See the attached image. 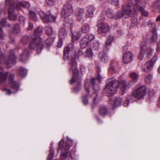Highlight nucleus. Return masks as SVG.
Returning <instances> with one entry per match:
<instances>
[{"label":"nucleus","mask_w":160,"mask_h":160,"mask_svg":"<svg viewBox=\"0 0 160 160\" xmlns=\"http://www.w3.org/2000/svg\"><path fill=\"white\" fill-rule=\"evenodd\" d=\"M63 58L64 60H68V62L70 71L73 73L72 78L70 81L71 84L77 82V85L74 88L75 92H77L81 89V80L78 78V70L77 68L76 59L78 58V55L75 52L73 45L69 43L64 48Z\"/></svg>","instance_id":"1"},{"label":"nucleus","mask_w":160,"mask_h":160,"mask_svg":"<svg viewBox=\"0 0 160 160\" xmlns=\"http://www.w3.org/2000/svg\"><path fill=\"white\" fill-rule=\"evenodd\" d=\"M118 85L120 90L124 92L129 88V83L126 80H119L118 81L113 78H109L107 80L106 87L104 89V93L109 95L114 94L116 92Z\"/></svg>","instance_id":"2"},{"label":"nucleus","mask_w":160,"mask_h":160,"mask_svg":"<svg viewBox=\"0 0 160 160\" xmlns=\"http://www.w3.org/2000/svg\"><path fill=\"white\" fill-rule=\"evenodd\" d=\"M8 76H9L10 83L12 91L6 88H4L2 90L5 91L6 94L10 95L11 93L16 92L19 89V85L18 83L13 80L14 75L9 72H4L3 69L0 67V84L5 82Z\"/></svg>","instance_id":"3"},{"label":"nucleus","mask_w":160,"mask_h":160,"mask_svg":"<svg viewBox=\"0 0 160 160\" xmlns=\"http://www.w3.org/2000/svg\"><path fill=\"white\" fill-rule=\"evenodd\" d=\"M43 28L41 27H39L34 31V36L32 37V41L30 43L31 49L36 48L37 53H40L43 48V41L39 35L43 32Z\"/></svg>","instance_id":"4"},{"label":"nucleus","mask_w":160,"mask_h":160,"mask_svg":"<svg viewBox=\"0 0 160 160\" xmlns=\"http://www.w3.org/2000/svg\"><path fill=\"white\" fill-rule=\"evenodd\" d=\"M134 2H135L131 0L130 1L129 5L127 4L122 7V10L125 17H133L135 15L136 12V6L133 4Z\"/></svg>","instance_id":"5"},{"label":"nucleus","mask_w":160,"mask_h":160,"mask_svg":"<svg viewBox=\"0 0 160 160\" xmlns=\"http://www.w3.org/2000/svg\"><path fill=\"white\" fill-rule=\"evenodd\" d=\"M64 141V140L62 139L59 142L58 145L59 148L62 149L61 151L62 154L63 156H66L68 154V150L72 146L73 142L72 140L67 137V139L66 141L65 146L62 147V145L63 144Z\"/></svg>","instance_id":"6"},{"label":"nucleus","mask_w":160,"mask_h":160,"mask_svg":"<svg viewBox=\"0 0 160 160\" xmlns=\"http://www.w3.org/2000/svg\"><path fill=\"white\" fill-rule=\"evenodd\" d=\"M152 50L150 48L148 47L147 44L142 43L140 45V52L138 58L139 59H142L145 55L149 58L152 55Z\"/></svg>","instance_id":"7"},{"label":"nucleus","mask_w":160,"mask_h":160,"mask_svg":"<svg viewBox=\"0 0 160 160\" xmlns=\"http://www.w3.org/2000/svg\"><path fill=\"white\" fill-rule=\"evenodd\" d=\"M95 39V37L92 34H87L84 36L80 41V46L82 49L85 48L90 42Z\"/></svg>","instance_id":"8"},{"label":"nucleus","mask_w":160,"mask_h":160,"mask_svg":"<svg viewBox=\"0 0 160 160\" xmlns=\"http://www.w3.org/2000/svg\"><path fill=\"white\" fill-rule=\"evenodd\" d=\"M146 88L144 86H141L138 88L132 93L133 97L139 100L143 98L145 95Z\"/></svg>","instance_id":"9"},{"label":"nucleus","mask_w":160,"mask_h":160,"mask_svg":"<svg viewBox=\"0 0 160 160\" xmlns=\"http://www.w3.org/2000/svg\"><path fill=\"white\" fill-rule=\"evenodd\" d=\"M6 3L7 5L10 6L8 9V17L9 19L11 20H16L17 16L13 13L14 9H16V8L15 7V4L13 2L10 3L9 0H6Z\"/></svg>","instance_id":"10"},{"label":"nucleus","mask_w":160,"mask_h":160,"mask_svg":"<svg viewBox=\"0 0 160 160\" xmlns=\"http://www.w3.org/2000/svg\"><path fill=\"white\" fill-rule=\"evenodd\" d=\"M72 7L70 3H67L64 5L62 12V17L67 18L70 16L72 12Z\"/></svg>","instance_id":"11"},{"label":"nucleus","mask_w":160,"mask_h":160,"mask_svg":"<svg viewBox=\"0 0 160 160\" xmlns=\"http://www.w3.org/2000/svg\"><path fill=\"white\" fill-rule=\"evenodd\" d=\"M98 32L99 33H105L109 30V25L104 23L102 20H100L98 22Z\"/></svg>","instance_id":"12"},{"label":"nucleus","mask_w":160,"mask_h":160,"mask_svg":"<svg viewBox=\"0 0 160 160\" xmlns=\"http://www.w3.org/2000/svg\"><path fill=\"white\" fill-rule=\"evenodd\" d=\"M39 14L43 22L45 23H48L52 21H55L56 19L55 17L51 15L48 16L45 13L42 11H41L39 12Z\"/></svg>","instance_id":"13"},{"label":"nucleus","mask_w":160,"mask_h":160,"mask_svg":"<svg viewBox=\"0 0 160 160\" xmlns=\"http://www.w3.org/2000/svg\"><path fill=\"white\" fill-rule=\"evenodd\" d=\"M136 0V1L133 4V5L136 6V8L138 10L143 16L145 17L148 16V12L144 8L141 6V0Z\"/></svg>","instance_id":"14"},{"label":"nucleus","mask_w":160,"mask_h":160,"mask_svg":"<svg viewBox=\"0 0 160 160\" xmlns=\"http://www.w3.org/2000/svg\"><path fill=\"white\" fill-rule=\"evenodd\" d=\"M133 55L132 53L128 51L126 52L123 55L122 57V60L125 63H128L131 61Z\"/></svg>","instance_id":"15"},{"label":"nucleus","mask_w":160,"mask_h":160,"mask_svg":"<svg viewBox=\"0 0 160 160\" xmlns=\"http://www.w3.org/2000/svg\"><path fill=\"white\" fill-rule=\"evenodd\" d=\"M84 13V11L83 9L79 8L77 9L75 12V15L77 21L79 22L81 21L83 18Z\"/></svg>","instance_id":"16"},{"label":"nucleus","mask_w":160,"mask_h":160,"mask_svg":"<svg viewBox=\"0 0 160 160\" xmlns=\"http://www.w3.org/2000/svg\"><path fill=\"white\" fill-rule=\"evenodd\" d=\"M13 3L15 4V6H16V9L18 10H20L22 12L21 10V6L26 8H28L30 7V4L27 2L23 1L21 2H18L17 4L14 3V1L13 0Z\"/></svg>","instance_id":"17"},{"label":"nucleus","mask_w":160,"mask_h":160,"mask_svg":"<svg viewBox=\"0 0 160 160\" xmlns=\"http://www.w3.org/2000/svg\"><path fill=\"white\" fill-rule=\"evenodd\" d=\"M16 57L14 55L13 51H10V55L9 57V58L8 61L6 62L7 64H11L12 65L16 63Z\"/></svg>","instance_id":"18"},{"label":"nucleus","mask_w":160,"mask_h":160,"mask_svg":"<svg viewBox=\"0 0 160 160\" xmlns=\"http://www.w3.org/2000/svg\"><path fill=\"white\" fill-rule=\"evenodd\" d=\"M58 35L61 40L64 39L67 36V32L65 29L64 28H60L59 30Z\"/></svg>","instance_id":"19"},{"label":"nucleus","mask_w":160,"mask_h":160,"mask_svg":"<svg viewBox=\"0 0 160 160\" xmlns=\"http://www.w3.org/2000/svg\"><path fill=\"white\" fill-rule=\"evenodd\" d=\"M99 57L101 61L103 62L106 63L108 60V58L106 52H103L99 53Z\"/></svg>","instance_id":"20"},{"label":"nucleus","mask_w":160,"mask_h":160,"mask_svg":"<svg viewBox=\"0 0 160 160\" xmlns=\"http://www.w3.org/2000/svg\"><path fill=\"white\" fill-rule=\"evenodd\" d=\"M95 8L92 6H89L87 7V12L86 15L89 17H92L93 15V12Z\"/></svg>","instance_id":"21"},{"label":"nucleus","mask_w":160,"mask_h":160,"mask_svg":"<svg viewBox=\"0 0 160 160\" xmlns=\"http://www.w3.org/2000/svg\"><path fill=\"white\" fill-rule=\"evenodd\" d=\"M122 102V98L120 97L115 98L113 102V104L112 105V108H114L116 107L120 106L121 105Z\"/></svg>","instance_id":"22"},{"label":"nucleus","mask_w":160,"mask_h":160,"mask_svg":"<svg viewBox=\"0 0 160 160\" xmlns=\"http://www.w3.org/2000/svg\"><path fill=\"white\" fill-rule=\"evenodd\" d=\"M81 37V33L79 31L75 32L72 33V41L74 42H76Z\"/></svg>","instance_id":"23"},{"label":"nucleus","mask_w":160,"mask_h":160,"mask_svg":"<svg viewBox=\"0 0 160 160\" xmlns=\"http://www.w3.org/2000/svg\"><path fill=\"white\" fill-rule=\"evenodd\" d=\"M92 99L93 103L95 104L98 103L101 100L100 98L98 97V95L96 92L93 93L91 96Z\"/></svg>","instance_id":"24"},{"label":"nucleus","mask_w":160,"mask_h":160,"mask_svg":"<svg viewBox=\"0 0 160 160\" xmlns=\"http://www.w3.org/2000/svg\"><path fill=\"white\" fill-rule=\"evenodd\" d=\"M90 30V27L89 25L87 23L83 24L81 28V32L83 33L88 32Z\"/></svg>","instance_id":"25"},{"label":"nucleus","mask_w":160,"mask_h":160,"mask_svg":"<svg viewBox=\"0 0 160 160\" xmlns=\"http://www.w3.org/2000/svg\"><path fill=\"white\" fill-rule=\"evenodd\" d=\"M29 54V53L27 49L24 50L23 53L20 56V57L22 58V59H21V60L23 61L28 59Z\"/></svg>","instance_id":"26"},{"label":"nucleus","mask_w":160,"mask_h":160,"mask_svg":"<svg viewBox=\"0 0 160 160\" xmlns=\"http://www.w3.org/2000/svg\"><path fill=\"white\" fill-rule=\"evenodd\" d=\"M102 78V77L101 75L98 74V76L96 78H92L91 80V83L92 85L93 86H94L95 84L94 83L96 82L97 81H98V82H100V80Z\"/></svg>","instance_id":"27"},{"label":"nucleus","mask_w":160,"mask_h":160,"mask_svg":"<svg viewBox=\"0 0 160 160\" xmlns=\"http://www.w3.org/2000/svg\"><path fill=\"white\" fill-rule=\"evenodd\" d=\"M107 16L110 18H113L114 14L112 10L110 8H108L105 12Z\"/></svg>","instance_id":"28"},{"label":"nucleus","mask_w":160,"mask_h":160,"mask_svg":"<svg viewBox=\"0 0 160 160\" xmlns=\"http://www.w3.org/2000/svg\"><path fill=\"white\" fill-rule=\"evenodd\" d=\"M124 16L123 13L122 11H120L117 12L114 16L113 18L116 19H118L121 18Z\"/></svg>","instance_id":"29"},{"label":"nucleus","mask_w":160,"mask_h":160,"mask_svg":"<svg viewBox=\"0 0 160 160\" xmlns=\"http://www.w3.org/2000/svg\"><path fill=\"white\" fill-rule=\"evenodd\" d=\"M99 112L101 115L104 116L107 113V108L104 106H102L100 108Z\"/></svg>","instance_id":"30"},{"label":"nucleus","mask_w":160,"mask_h":160,"mask_svg":"<svg viewBox=\"0 0 160 160\" xmlns=\"http://www.w3.org/2000/svg\"><path fill=\"white\" fill-rule=\"evenodd\" d=\"M84 55L86 57H92L93 55L92 50L90 48L87 49L84 52Z\"/></svg>","instance_id":"31"},{"label":"nucleus","mask_w":160,"mask_h":160,"mask_svg":"<svg viewBox=\"0 0 160 160\" xmlns=\"http://www.w3.org/2000/svg\"><path fill=\"white\" fill-rule=\"evenodd\" d=\"M19 73L22 77L26 76L27 73V70L22 67L19 68Z\"/></svg>","instance_id":"32"},{"label":"nucleus","mask_w":160,"mask_h":160,"mask_svg":"<svg viewBox=\"0 0 160 160\" xmlns=\"http://www.w3.org/2000/svg\"><path fill=\"white\" fill-rule=\"evenodd\" d=\"M20 31V26L19 24H15L13 28V32L16 33L19 32Z\"/></svg>","instance_id":"33"},{"label":"nucleus","mask_w":160,"mask_h":160,"mask_svg":"<svg viewBox=\"0 0 160 160\" xmlns=\"http://www.w3.org/2000/svg\"><path fill=\"white\" fill-rule=\"evenodd\" d=\"M45 32L48 35H50L52 33V29L49 26H47L45 28Z\"/></svg>","instance_id":"34"},{"label":"nucleus","mask_w":160,"mask_h":160,"mask_svg":"<svg viewBox=\"0 0 160 160\" xmlns=\"http://www.w3.org/2000/svg\"><path fill=\"white\" fill-rule=\"evenodd\" d=\"M113 40V36H109L106 42V44L107 46L110 44L111 42Z\"/></svg>","instance_id":"35"},{"label":"nucleus","mask_w":160,"mask_h":160,"mask_svg":"<svg viewBox=\"0 0 160 160\" xmlns=\"http://www.w3.org/2000/svg\"><path fill=\"white\" fill-rule=\"evenodd\" d=\"M99 43L98 41L95 40L92 43V47L94 49H97L99 46Z\"/></svg>","instance_id":"36"},{"label":"nucleus","mask_w":160,"mask_h":160,"mask_svg":"<svg viewBox=\"0 0 160 160\" xmlns=\"http://www.w3.org/2000/svg\"><path fill=\"white\" fill-rule=\"evenodd\" d=\"M158 39V35L157 32L154 31L152 35V41L153 42H156Z\"/></svg>","instance_id":"37"},{"label":"nucleus","mask_w":160,"mask_h":160,"mask_svg":"<svg viewBox=\"0 0 160 160\" xmlns=\"http://www.w3.org/2000/svg\"><path fill=\"white\" fill-rule=\"evenodd\" d=\"M30 18L31 19L34 21H36L37 20V18L35 13L33 12H30Z\"/></svg>","instance_id":"38"},{"label":"nucleus","mask_w":160,"mask_h":160,"mask_svg":"<svg viewBox=\"0 0 160 160\" xmlns=\"http://www.w3.org/2000/svg\"><path fill=\"white\" fill-rule=\"evenodd\" d=\"M54 155V152L52 149H50V152L48 155L47 160H52Z\"/></svg>","instance_id":"39"},{"label":"nucleus","mask_w":160,"mask_h":160,"mask_svg":"<svg viewBox=\"0 0 160 160\" xmlns=\"http://www.w3.org/2000/svg\"><path fill=\"white\" fill-rule=\"evenodd\" d=\"M29 40V37L27 36H24L22 38L21 41L23 44H25L28 42Z\"/></svg>","instance_id":"40"},{"label":"nucleus","mask_w":160,"mask_h":160,"mask_svg":"<svg viewBox=\"0 0 160 160\" xmlns=\"http://www.w3.org/2000/svg\"><path fill=\"white\" fill-rule=\"evenodd\" d=\"M152 79V76L150 74L146 75L145 78V81L147 83H149Z\"/></svg>","instance_id":"41"},{"label":"nucleus","mask_w":160,"mask_h":160,"mask_svg":"<svg viewBox=\"0 0 160 160\" xmlns=\"http://www.w3.org/2000/svg\"><path fill=\"white\" fill-rule=\"evenodd\" d=\"M57 0H46V2L48 6H52L55 3Z\"/></svg>","instance_id":"42"},{"label":"nucleus","mask_w":160,"mask_h":160,"mask_svg":"<svg viewBox=\"0 0 160 160\" xmlns=\"http://www.w3.org/2000/svg\"><path fill=\"white\" fill-rule=\"evenodd\" d=\"M131 78L133 80H136L138 77V75L135 72H132L130 74Z\"/></svg>","instance_id":"43"},{"label":"nucleus","mask_w":160,"mask_h":160,"mask_svg":"<svg viewBox=\"0 0 160 160\" xmlns=\"http://www.w3.org/2000/svg\"><path fill=\"white\" fill-rule=\"evenodd\" d=\"M46 43L47 45H50L52 44L53 42V39L52 38L49 37L46 40Z\"/></svg>","instance_id":"44"},{"label":"nucleus","mask_w":160,"mask_h":160,"mask_svg":"<svg viewBox=\"0 0 160 160\" xmlns=\"http://www.w3.org/2000/svg\"><path fill=\"white\" fill-rule=\"evenodd\" d=\"M148 65V63H147L146 62L144 65H142V68L144 71L146 72L149 71V69H148L147 67Z\"/></svg>","instance_id":"45"},{"label":"nucleus","mask_w":160,"mask_h":160,"mask_svg":"<svg viewBox=\"0 0 160 160\" xmlns=\"http://www.w3.org/2000/svg\"><path fill=\"white\" fill-rule=\"evenodd\" d=\"M85 88L87 92L88 93L89 92V89L90 88L89 84L87 81H85Z\"/></svg>","instance_id":"46"},{"label":"nucleus","mask_w":160,"mask_h":160,"mask_svg":"<svg viewBox=\"0 0 160 160\" xmlns=\"http://www.w3.org/2000/svg\"><path fill=\"white\" fill-rule=\"evenodd\" d=\"M157 59V56L156 55H154L151 59L150 62L154 64L155 63Z\"/></svg>","instance_id":"47"},{"label":"nucleus","mask_w":160,"mask_h":160,"mask_svg":"<svg viewBox=\"0 0 160 160\" xmlns=\"http://www.w3.org/2000/svg\"><path fill=\"white\" fill-rule=\"evenodd\" d=\"M119 0H111V3L115 6L118 7L119 6Z\"/></svg>","instance_id":"48"},{"label":"nucleus","mask_w":160,"mask_h":160,"mask_svg":"<svg viewBox=\"0 0 160 160\" xmlns=\"http://www.w3.org/2000/svg\"><path fill=\"white\" fill-rule=\"evenodd\" d=\"M147 63H148V64L147 65L148 68L149 69V70L150 71L152 68L153 64L150 62H147Z\"/></svg>","instance_id":"49"},{"label":"nucleus","mask_w":160,"mask_h":160,"mask_svg":"<svg viewBox=\"0 0 160 160\" xmlns=\"http://www.w3.org/2000/svg\"><path fill=\"white\" fill-rule=\"evenodd\" d=\"M147 63H148V64L147 65L148 68L149 69V70L150 71L152 68L153 64L150 62H147Z\"/></svg>","instance_id":"50"},{"label":"nucleus","mask_w":160,"mask_h":160,"mask_svg":"<svg viewBox=\"0 0 160 160\" xmlns=\"http://www.w3.org/2000/svg\"><path fill=\"white\" fill-rule=\"evenodd\" d=\"M83 102L85 105L87 104L88 103V100L87 98V96H85L83 97Z\"/></svg>","instance_id":"51"},{"label":"nucleus","mask_w":160,"mask_h":160,"mask_svg":"<svg viewBox=\"0 0 160 160\" xmlns=\"http://www.w3.org/2000/svg\"><path fill=\"white\" fill-rule=\"evenodd\" d=\"M19 20L21 23H22L23 24L25 23V18L22 16H21L19 17Z\"/></svg>","instance_id":"52"},{"label":"nucleus","mask_w":160,"mask_h":160,"mask_svg":"<svg viewBox=\"0 0 160 160\" xmlns=\"http://www.w3.org/2000/svg\"><path fill=\"white\" fill-rule=\"evenodd\" d=\"M6 22V19L5 18H3L1 20L0 24L2 26H4L5 25Z\"/></svg>","instance_id":"53"},{"label":"nucleus","mask_w":160,"mask_h":160,"mask_svg":"<svg viewBox=\"0 0 160 160\" xmlns=\"http://www.w3.org/2000/svg\"><path fill=\"white\" fill-rule=\"evenodd\" d=\"M148 25L150 28H153L154 27V24L153 23V22L151 20H150L148 22Z\"/></svg>","instance_id":"54"},{"label":"nucleus","mask_w":160,"mask_h":160,"mask_svg":"<svg viewBox=\"0 0 160 160\" xmlns=\"http://www.w3.org/2000/svg\"><path fill=\"white\" fill-rule=\"evenodd\" d=\"M33 26V25L32 23H29L28 26L27 28V30L28 31L31 30Z\"/></svg>","instance_id":"55"},{"label":"nucleus","mask_w":160,"mask_h":160,"mask_svg":"<svg viewBox=\"0 0 160 160\" xmlns=\"http://www.w3.org/2000/svg\"><path fill=\"white\" fill-rule=\"evenodd\" d=\"M62 42L61 41H58L57 43V46L58 48H60L62 46Z\"/></svg>","instance_id":"56"},{"label":"nucleus","mask_w":160,"mask_h":160,"mask_svg":"<svg viewBox=\"0 0 160 160\" xmlns=\"http://www.w3.org/2000/svg\"><path fill=\"white\" fill-rule=\"evenodd\" d=\"M3 32L1 28H0V38H2L3 37Z\"/></svg>","instance_id":"57"},{"label":"nucleus","mask_w":160,"mask_h":160,"mask_svg":"<svg viewBox=\"0 0 160 160\" xmlns=\"http://www.w3.org/2000/svg\"><path fill=\"white\" fill-rule=\"evenodd\" d=\"M129 102L128 100H126L125 101L123 104V105L125 107H127L128 105Z\"/></svg>","instance_id":"58"},{"label":"nucleus","mask_w":160,"mask_h":160,"mask_svg":"<svg viewBox=\"0 0 160 160\" xmlns=\"http://www.w3.org/2000/svg\"><path fill=\"white\" fill-rule=\"evenodd\" d=\"M156 21L157 22H160V15L157 18Z\"/></svg>","instance_id":"59"},{"label":"nucleus","mask_w":160,"mask_h":160,"mask_svg":"<svg viewBox=\"0 0 160 160\" xmlns=\"http://www.w3.org/2000/svg\"><path fill=\"white\" fill-rule=\"evenodd\" d=\"M157 50L158 51H160V43L158 44L157 46Z\"/></svg>","instance_id":"60"},{"label":"nucleus","mask_w":160,"mask_h":160,"mask_svg":"<svg viewBox=\"0 0 160 160\" xmlns=\"http://www.w3.org/2000/svg\"><path fill=\"white\" fill-rule=\"evenodd\" d=\"M117 32L118 33V34L119 35H121V33H122L121 31H120V30L117 31Z\"/></svg>","instance_id":"61"},{"label":"nucleus","mask_w":160,"mask_h":160,"mask_svg":"<svg viewBox=\"0 0 160 160\" xmlns=\"http://www.w3.org/2000/svg\"><path fill=\"white\" fill-rule=\"evenodd\" d=\"M158 72L159 73H160V65L158 68Z\"/></svg>","instance_id":"62"},{"label":"nucleus","mask_w":160,"mask_h":160,"mask_svg":"<svg viewBox=\"0 0 160 160\" xmlns=\"http://www.w3.org/2000/svg\"><path fill=\"white\" fill-rule=\"evenodd\" d=\"M9 1L10 3L13 2V0H9Z\"/></svg>","instance_id":"63"},{"label":"nucleus","mask_w":160,"mask_h":160,"mask_svg":"<svg viewBox=\"0 0 160 160\" xmlns=\"http://www.w3.org/2000/svg\"><path fill=\"white\" fill-rule=\"evenodd\" d=\"M97 89L96 90H98L99 89V87H98V86H97Z\"/></svg>","instance_id":"64"}]
</instances>
